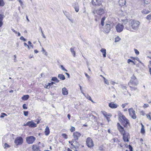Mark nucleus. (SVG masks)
I'll list each match as a JSON object with an SVG mask.
<instances>
[{
    "label": "nucleus",
    "instance_id": "5701e85b",
    "mask_svg": "<svg viewBox=\"0 0 151 151\" xmlns=\"http://www.w3.org/2000/svg\"><path fill=\"white\" fill-rule=\"evenodd\" d=\"M58 77L59 78L62 80H64L65 79V76L63 74H59Z\"/></svg>",
    "mask_w": 151,
    "mask_h": 151
},
{
    "label": "nucleus",
    "instance_id": "13d9d810",
    "mask_svg": "<svg viewBox=\"0 0 151 151\" xmlns=\"http://www.w3.org/2000/svg\"><path fill=\"white\" fill-rule=\"evenodd\" d=\"M129 147L130 151H132V147L130 145H129Z\"/></svg>",
    "mask_w": 151,
    "mask_h": 151
},
{
    "label": "nucleus",
    "instance_id": "2f4dec72",
    "mask_svg": "<svg viewBox=\"0 0 151 151\" xmlns=\"http://www.w3.org/2000/svg\"><path fill=\"white\" fill-rule=\"evenodd\" d=\"M130 62H132V63L134 65H135V63L133 60L130 59H128L127 60V63L129 64Z\"/></svg>",
    "mask_w": 151,
    "mask_h": 151
},
{
    "label": "nucleus",
    "instance_id": "774afa93",
    "mask_svg": "<svg viewBox=\"0 0 151 151\" xmlns=\"http://www.w3.org/2000/svg\"><path fill=\"white\" fill-rule=\"evenodd\" d=\"M34 52L36 53H37L38 52V51L36 50H35Z\"/></svg>",
    "mask_w": 151,
    "mask_h": 151
},
{
    "label": "nucleus",
    "instance_id": "7ed1b4c3",
    "mask_svg": "<svg viewBox=\"0 0 151 151\" xmlns=\"http://www.w3.org/2000/svg\"><path fill=\"white\" fill-rule=\"evenodd\" d=\"M138 83L139 81L134 75H133L131 78V79L128 83L129 85L137 86Z\"/></svg>",
    "mask_w": 151,
    "mask_h": 151
},
{
    "label": "nucleus",
    "instance_id": "c9c22d12",
    "mask_svg": "<svg viewBox=\"0 0 151 151\" xmlns=\"http://www.w3.org/2000/svg\"><path fill=\"white\" fill-rule=\"evenodd\" d=\"M120 40V38L119 37H116L115 38V42H118Z\"/></svg>",
    "mask_w": 151,
    "mask_h": 151
},
{
    "label": "nucleus",
    "instance_id": "bf43d9fd",
    "mask_svg": "<svg viewBox=\"0 0 151 151\" xmlns=\"http://www.w3.org/2000/svg\"><path fill=\"white\" fill-rule=\"evenodd\" d=\"M11 29H12V31L13 32H14L15 34L17 33V31H15V30H14L13 28H12Z\"/></svg>",
    "mask_w": 151,
    "mask_h": 151
},
{
    "label": "nucleus",
    "instance_id": "423d86ee",
    "mask_svg": "<svg viewBox=\"0 0 151 151\" xmlns=\"http://www.w3.org/2000/svg\"><path fill=\"white\" fill-rule=\"evenodd\" d=\"M86 144L88 147L91 148L94 146L93 142L91 138L88 137L87 138L86 140Z\"/></svg>",
    "mask_w": 151,
    "mask_h": 151
},
{
    "label": "nucleus",
    "instance_id": "39448f33",
    "mask_svg": "<svg viewBox=\"0 0 151 151\" xmlns=\"http://www.w3.org/2000/svg\"><path fill=\"white\" fill-rule=\"evenodd\" d=\"M112 27V25L111 23L106 24L104 27V31L106 33H108L110 31Z\"/></svg>",
    "mask_w": 151,
    "mask_h": 151
},
{
    "label": "nucleus",
    "instance_id": "79ce46f5",
    "mask_svg": "<svg viewBox=\"0 0 151 151\" xmlns=\"http://www.w3.org/2000/svg\"><path fill=\"white\" fill-rule=\"evenodd\" d=\"M10 147V146L7 143H5L4 144V148H9Z\"/></svg>",
    "mask_w": 151,
    "mask_h": 151
},
{
    "label": "nucleus",
    "instance_id": "0e129e2a",
    "mask_svg": "<svg viewBox=\"0 0 151 151\" xmlns=\"http://www.w3.org/2000/svg\"><path fill=\"white\" fill-rule=\"evenodd\" d=\"M19 2L20 3L21 6H22V1L21 0H18Z\"/></svg>",
    "mask_w": 151,
    "mask_h": 151
},
{
    "label": "nucleus",
    "instance_id": "ddd939ff",
    "mask_svg": "<svg viewBox=\"0 0 151 151\" xmlns=\"http://www.w3.org/2000/svg\"><path fill=\"white\" fill-rule=\"evenodd\" d=\"M27 125H28V126L30 127H37V124L33 121H29L27 122Z\"/></svg>",
    "mask_w": 151,
    "mask_h": 151
},
{
    "label": "nucleus",
    "instance_id": "dca6fc26",
    "mask_svg": "<svg viewBox=\"0 0 151 151\" xmlns=\"http://www.w3.org/2000/svg\"><path fill=\"white\" fill-rule=\"evenodd\" d=\"M73 6L76 12H78L79 9V6L78 4L77 3H74L73 5Z\"/></svg>",
    "mask_w": 151,
    "mask_h": 151
},
{
    "label": "nucleus",
    "instance_id": "49530a36",
    "mask_svg": "<svg viewBox=\"0 0 151 151\" xmlns=\"http://www.w3.org/2000/svg\"><path fill=\"white\" fill-rule=\"evenodd\" d=\"M3 15H1V14H0V21H2L3 19Z\"/></svg>",
    "mask_w": 151,
    "mask_h": 151
},
{
    "label": "nucleus",
    "instance_id": "4d7b16f0",
    "mask_svg": "<svg viewBox=\"0 0 151 151\" xmlns=\"http://www.w3.org/2000/svg\"><path fill=\"white\" fill-rule=\"evenodd\" d=\"M54 83H55L54 82H52L50 83H48V86H49L50 87V86H52Z\"/></svg>",
    "mask_w": 151,
    "mask_h": 151
},
{
    "label": "nucleus",
    "instance_id": "e2e57ef3",
    "mask_svg": "<svg viewBox=\"0 0 151 151\" xmlns=\"http://www.w3.org/2000/svg\"><path fill=\"white\" fill-rule=\"evenodd\" d=\"M85 74L86 76L87 77V78H89V76L86 73H85Z\"/></svg>",
    "mask_w": 151,
    "mask_h": 151
},
{
    "label": "nucleus",
    "instance_id": "6e6552de",
    "mask_svg": "<svg viewBox=\"0 0 151 151\" xmlns=\"http://www.w3.org/2000/svg\"><path fill=\"white\" fill-rule=\"evenodd\" d=\"M105 12V9L103 8H100L93 12V13L94 14H97L99 15H101L104 14Z\"/></svg>",
    "mask_w": 151,
    "mask_h": 151
},
{
    "label": "nucleus",
    "instance_id": "7c9ffc66",
    "mask_svg": "<svg viewBox=\"0 0 151 151\" xmlns=\"http://www.w3.org/2000/svg\"><path fill=\"white\" fill-rule=\"evenodd\" d=\"M85 96L86 98L87 99H88L89 100H90L92 102H93V101L91 97L88 94H87V95H85Z\"/></svg>",
    "mask_w": 151,
    "mask_h": 151
},
{
    "label": "nucleus",
    "instance_id": "864d4df0",
    "mask_svg": "<svg viewBox=\"0 0 151 151\" xmlns=\"http://www.w3.org/2000/svg\"><path fill=\"white\" fill-rule=\"evenodd\" d=\"M104 82L107 85H109V83L108 81L106 79V80H104Z\"/></svg>",
    "mask_w": 151,
    "mask_h": 151
},
{
    "label": "nucleus",
    "instance_id": "cd10ccee",
    "mask_svg": "<svg viewBox=\"0 0 151 151\" xmlns=\"http://www.w3.org/2000/svg\"><path fill=\"white\" fill-rule=\"evenodd\" d=\"M74 47H71L70 48V51H71V53L73 55L74 57H75L76 55V52L74 51Z\"/></svg>",
    "mask_w": 151,
    "mask_h": 151
},
{
    "label": "nucleus",
    "instance_id": "0eeeda50",
    "mask_svg": "<svg viewBox=\"0 0 151 151\" xmlns=\"http://www.w3.org/2000/svg\"><path fill=\"white\" fill-rule=\"evenodd\" d=\"M23 142V139L21 137H17L14 140V143L17 146L22 145Z\"/></svg>",
    "mask_w": 151,
    "mask_h": 151
},
{
    "label": "nucleus",
    "instance_id": "9d476101",
    "mask_svg": "<svg viewBox=\"0 0 151 151\" xmlns=\"http://www.w3.org/2000/svg\"><path fill=\"white\" fill-rule=\"evenodd\" d=\"M124 28L123 25L119 24H117L115 27L116 30L118 32H122L123 31Z\"/></svg>",
    "mask_w": 151,
    "mask_h": 151
},
{
    "label": "nucleus",
    "instance_id": "f3484780",
    "mask_svg": "<svg viewBox=\"0 0 151 151\" xmlns=\"http://www.w3.org/2000/svg\"><path fill=\"white\" fill-rule=\"evenodd\" d=\"M122 22L123 24L125 25V28H126V26L127 25H129V23L128 19H122Z\"/></svg>",
    "mask_w": 151,
    "mask_h": 151
},
{
    "label": "nucleus",
    "instance_id": "052dcab7",
    "mask_svg": "<svg viewBox=\"0 0 151 151\" xmlns=\"http://www.w3.org/2000/svg\"><path fill=\"white\" fill-rule=\"evenodd\" d=\"M74 143H71L70 144L72 146H73L75 148H77V147H76V145H75L74 144H73Z\"/></svg>",
    "mask_w": 151,
    "mask_h": 151
},
{
    "label": "nucleus",
    "instance_id": "4be33fe9",
    "mask_svg": "<svg viewBox=\"0 0 151 151\" xmlns=\"http://www.w3.org/2000/svg\"><path fill=\"white\" fill-rule=\"evenodd\" d=\"M50 133V130L49 127L48 126H47L45 129V135H48Z\"/></svg>",
    "mask_w": 151,
    "mask_h": 151
},
{
    "label": "nucleus",
    "instance_id": "5fc2aeb1",
    "mask_svg": "<svg viewBox=\"0 0 151 151\" xmlns=\"http://www.w3.org/2000/svg\"><path fill=\"white\" fill-rule=\"evenodd\" d=\"M61 68L62 69V70H64V71H66V72L67 71V70L66 69H65V68L63 67V65H61Z\"/></svg>",
    "mask_w": 151,
    "mask_h": 151
},
{
    "label": "nucleus",
    "instance_id": "f03ea898",
    "mask_svg": "<svg viewBox=\"0 0 151 151\" xmlns=\"http://www.w3.org/2000/svg\"><path fill=\"white\" fill-rule=\"evenodd\" d=\"M119 118L122 121V124L124 127H127L128 125L130 126L129 120L126 118L124 115L121 114L119 116Z\"/></svg>",
    "mask_w": 151,
    "mask_h": 151
},
{
    "label": "nucleus",
    "instance_id": "f8f14e48",
    "mask_svg": "<svg viewBox=\"0 0 151 151\" xmlns=\"http://www.w3.org/2000/svg\"><path fill=\"white\" fill-rule=\"evenodd\" d=\"M81 135V134L77 132H74L73 134V137L75 140H78Z\"/></svg>",
    "mask_w": 151,
    "mask_h": 151
},
{
    "label": "nucleus",
    "instance_id": "680f3d73",
    "mask_svg": "<svg viewBox=\"0 0 151 151\" xmlns=\"http://www.w3.org/2000/svg\"><path fill=\"white\" fill-rule=\"evenodd\" d=\"M3 24V23L2 21H0V27H1Z\"/></svg>",
    "mask_w": 151,
    "mask_h": 151
},
{
    "label": "nucleus",
    "instance_id": "c756f323",
    "mask_svg": "<svg viewBox=\"0 0 151 151\" xmlns=\"http://www.w3.org/2000/svg\"><path fill=\"white\" fill-rule=\"evenodd\" d=\"M39 147H38L36 145H33L32 146V149L33 150L35 151L36 150L38 149Z\"/></svg>",
    "mask_w": 151,
    "mask_h": 151
},
{
    "label": "nucleus",
    "instance_id": "6ab92c4d",
    "mask_svg": "<svg viewBox=\"0 0 151 151\" xmlns=\"http://www.w3.org/2000/svg\"><path fill=\"white\" fill-rule=\"evenodd\" d=\"M119 5L122 6L125 4L126 1L125 0H119Z\"/></svg>",
    "mask_w": 151,
    "mask_h": 151
},
{
    "label": "nucleus",
    "instance_id": "a18cd8bd",
    "mask_svg": "<svg viewBox=\"0 0 151 151\" xmlns=\"http://www.w3.org/2000/svg\"><path fill=\"white\" fill-rule=\"evenodd\" d=\"M28 111H24V114L25 116H27L28 115Z\"/></svg>",
    "mask_w": 151,
    "mask_h": 151
},
{
    "label": "nucleus",
    "instance_id": "1a4fd4ad",
    "mask_svg": "<svg viewBox=\"0 0 151 151\" xmlns=\"http://www.w3.org/2000/svg\"><path fill=\"white\" fill-rule=\"evenodd\" d=\"M129 115L131 117L134 119L136 118V116L135 114V111L132 108L129 109H128Z\"/></svg>",
    "mask_w": 151,
    "mask_h": 151
},
{
    "label": "nucleus",
    "instance_id": "f257e3e1",
    "mask_svg": "<svg viewBox=\"0 0 151 151\" xmlns=\"http://www.w3.org/2000/svg\"><path fill=\"white\" fill-rule=\"evenodd\" d=\"M129 25L126 26V29L130 31L132 30V28L134 30H138L140 24L139 21L133 19L129 20Z\"/></svg>",
    "mask_w": 151,
    "mask_h": 151
},
{
    "label": "nucleus",
    "instance_id": "9b49d317",
    "mask_svg": "<svg viewBox=\"0 0 151 151\" xmlns=\"http://www.w3.org/2000/svg\"><path fill=\"white\" fill-rule=\"evenodd\" d=\"M101 0H92V3L94 6H98L101 4Z\"/></svg>",
    "mask_w": 151,
    "mask_h": 151
},
{
    "label": "nucleus",
    "instance_id": "412c9836",
    "mask_svg": "<svg viewBox=\"0 0 151 151\" xmlns=\"http://www.w3.org/2000/svg\"><path fill=\"white\" fill-rule=\"evenodd\" d=\"M100 51L103 54V56L105 58L106 57V50L104 48H102Z\"/></svg>",
    "mask_w": 151,
    "mask_h": 151
},
{
    "label": "nucleus",
    "instance_id": "ea45409f",
    "mask_svg": "<svg viewBox=\"0 0 151 151\" xmlns=\"http://www.w3.org/2000/svg\"><path fill=\"white\" fill-rule=\"evenodd\" d=\"M102 113L103 114L104 116L105 117L106 116H109V115L107 114H106V112L105 111H102Z\"/></svg>",
    "mask_w": 151,
    "mask_h": 151
},
{
    "label": "nucleus",
    "instance_id": "b1692460",
    "mask_svg": "<svg viewBox=\"0 0 151 151\" xmlns=\"http://www.w3.org/2000/svg\"><path fill=\"white\" fill-rule=\"evenodd\" d=\"M141 12L143 14H147L150 12V11L146 9H144L141 11Z\"/></svg>",
    "mask_w": 151,
    "mask_h": 151
},
{
    "label": "nucleus",
    "instance_id": "f704fd0d",
    "mask_svg": "<svg viewBox=\"0 0 151 151\" xmlns=\"http://www.w3.org/2000/svg\"><path fill=\"white\" fill-rule=\"evenodd\" d=\"M146 19L148 20H151V14H149L146 17Z\"/></svg>",
    "mask_w": 151,
    "mask_h": 151
},
{
    "label": "nucleus",
    "instance_id": "37998d69",
    "mask_svg": "<svg viewBox=\"0 0 151 151\" xmlns=\"http://www.w3.org/2000/svg\"><path fill=\"white\" fill-rule=\"evenodd\" d=\"M149 104H144L143 106V107L144 108H146L149 106Z\"/></svg>",
    "mask_w": 151,
    "mask_h": 151
},
{
    "label": "nucleus",
    "instance_id": "8fccbe9b",
    "mask_svg": "<svg viewBox=\"0 0 151 151\" xmlns=\"http://www.w3.org/2000/svg\"><path fill=\"white\" fill-rule=\"evenodd\" d=\"M57 78L56 77H53L52 78L51 80L53 81H55L57 80Z\"/></svg>",
    "mask_w": 151,
    "mask_h": 151
},
{
    "label": "nucleus",
    "instance_id": "20e7f679",
    "mask_svg": "<svg viewBox=\"0 0 151 151\" xmlns=\"http://www.w3.org/2000/svg\"><path fill=\"white\" fill-rule=\"evenodd\" d=\"M35 139V137L32 136L27 137L26 138V142L28 144L33 143Z\"/></svg>",
    "mask_w": 151,
    "mask_h": 151
},
{
    "label": "nucleus",
    "instance_id": "09e8293b",
    "mask_svg": "<svg viewBox=\"0 0 151 151\" xmlns=\"http://www.w3.org/2000/svg\"><path fill=\"white\" fill-rule=\"evenodd\" d=\"M20 39L21 40H23L24 41H26V39H25L23 36H21L20 37Z\"/></svg>",
    "mask_w": 151,
    "mask_h": 151
},
{
    "label": "nucleus",
    "instance_id": "473e14b6",
    "mask_svg": "<svg viewBox=\"0 0 151 151\" xmlns=\"http://www.w3.org/2000/svg\"><path fill=\"white\" fill-rule=\"evenodd\" d=\"M4 4V3L3 0H0V6H3Z\"/></svg>",
    "mask_w": 151,
    "mask_h": 151
},
{
    "label": "nucleus",
    "instance_id": "e433bc0d",
    "mask_svg": "<svg viewBox=\"0 0 151 151\" xmlns=\"http://www.w3.org/2000/svg\"><path fill=\"white\" fill-rule=\"evenodd\" d=\"M62 136L65 139L68 138V136L66 134H62Z\"/></svg>",
    "mask_w": 151,
    "mask_h": 151
},
{
    "label": "nucleus",
    "instance_id": "393cba45",
    "mask_svg": "<svg viewBox=\"0 0 151 151\" xmlns=\"http://www.w3.org/2000/svg\"><path fill=\"white\" fill-rule=\"evenodd\" d=\"M29 98V96L28 95H25L22 97V99L23 100H27Z\"/></svg>",
    "mask_w": 151,
    "mask_h": 151
},
{
    "label": "nucleus",
    "instance_id": "c85d7f7f",
    "mask_svg": "<svg viewBox=\"0 0 151 151\" xmlns=\"http://www.w3.org/2000/svg\"><path fill=\"white\" fill-rule=\"evenodd\" d=\"M106 17H104L101 18V24L102 26H103L104 25V21L106 19Z\"/></svg>",
    "mask_w": 151,
    "mask_h": 151
},
{
    "label": "nucleus",
    "instance_id": "de8ad7c7",
    "mask_svg": "<svg viewBox=\"0 0 151 151\" xmlns=\"http://www.w3.org/2000/svg\"><path fill=\"white\" fill-rule=\"evenodd\" d=\"M109 116H105V117L106 118L107 120L108 121V122H109V121H110V117H109ZM110 116V117H111V116L110 115L109 116Z\"/></svg>",
    "mask_w": 151,
    "mask_h": 151
},
{
    "label": "nucleus",
    "instance_id": "a211bd4d",
    "mask_svg": "<svg viewBox=\"0 0 151 151\" xmlns=\"http://www.w3.org/2000/svg\"><path fill=\"white\" fill-rule=\"evenodd\" d=\"M62 94L64 95H67L68 94L67 89L65 87H64L62 89Z\"/></svg>",
    "mask_w": 151,
    "mask_h": 151
},
{
    "label": "nucleus",
    "instance_id": "72a5a7b5",
    "mask_svg": "<svg viewBox=\"0 0 151 151\" xmlns=\"http://www.w3.org/2000/svg\"><path fill=\"white\" fill-rule=\"evenodd\" d=\"M151 0H144V1L145 4H147L150 3L151 2Z\"/></svg>",
    "mask_w": 151,
    "mask_h": 151
},
{
    "label": "nucleus",
    "instance_id": "4c0bfd02",
    "mask_svg": "<svg viewBox=\"0 0 151 151\" xmlns=\"http://www.w3.org/2000/svg\"><path fill=\"white\" fill-rule=\"evenodd\" d=\"M134 51L135 52V54L137 55H138L139 54V51L137 49H134Z\"/></svg>",
    "mask_w": 151,
    "mask_h": 151
},
{
    "label": "nucleus",
    "instance_id": "a19ab883",
    "mask_svg": "<svg viewBox=\"0 0 151 151\" xmlns=\"http://www.w3.org/2000/svg\"><path fill=\"white\" fill-rule=\"evenodd\" d=\"M5 115L7 116V115L5 113H2L1 114V115L0 116V117L2 118H4V116Z\"/></svg>",
    "mask_w": 151,
    "mask_h": 151
},
{
    "label": "nucleus",
    "instance_id": "4468645a",
    "mask_svg": "<svg viewBox=\"0 0 151 151\" xmlns=\"http://www.w3.org/2000/svg\"><path fill=\"white\" fill-rule=\"evenodd\" d=\"M123 135V139L125 142L129 141L128 137L129 136V134L128 133H125L122 134Z\"/></svg>",
    "mask_w": 151,
    "mask_h": 151
},
{
    "label": "nucleus",
    "instance_id": "2eb2a0df",
    "mask_svg": "<svg viewBox=\"0 0 151 151\" xmlns=\"http://www.w3.org/2000/svg\"><path fill=\"white\" fill-rule=\"evenodd\" d=\"M109 106L112 109H115L118 107V105L116 104H114L113 102H111L109 104Z\"/></svg>",
    "mask_w": 151,
    "mask_h": 151
},
{
    "label": "nucleus",
    "instance_id": "aec40b11",
    "mask_svg": "<svg viewBox=\"0 0 151 151\" xmlns=\"http://www.w3.org/2000/svg\"><path fill=\"white\" fill-rule=\"evenodd\" d=\"M118 129L122 134H123L125 133L123 127L122 126H120V127H118Z\"/></svg>",
    "mask_w": 151,
    "mask_h": 151
},
{
    "label": "nucleus",
    "instance_id": "bb28decb",
    "mask_svg": "<svg viewBox=\"0 0 151 151\" xmlns=\"http://www.w3.org/2000/svg\"><path fill=\"white\" fill-rule=\"evenodd\" d=\"M76 140H75L74 139V138H73V139L71 141V142H72V143H74V144H75V143H77V145H76V147H78L79 145V143L77 142L76 141Z\"/></svg>",
    "mask_w": 151,
    "mask_h": 151
},
{
    "label": "nucleus",
    "instance_id": "69168bd1",
    "mask_svg": "<svg viewBox=\"0 0 151 151\" xmlns=\"http://www.w3.org/2000/svg\"><path fill=\"white\" fill-rule=\"evenodd\" d=\"M70 114H68L67 115V117L69 119H70Z\"/></svg>",
    "mask_w": 151,
    "mask_h": 151
},
{
    "label": "nucleus",
    "instance_id": "3c124183",
    "mask_svg": "<svg viewBox=\"0 0 151 151\" xmlns=\"http://www.w3.org/2000/svg\"><path fill=\"white\" fill-rule=\"evenodd\" d=\"M147 118L149 119L150 120H151V117L150 116L149 114H146Z\"/></svg>",
    "mask_w": 151,
    "mask_h": 151
},
{
    "label": "nucleus",
    "instance_id": "58836bf2",
    "mask_svg": "<svg viewBox=\"0 0 151 151\" xmlns=\"http://www.w3.org/2000/svg\"><path fill=\"white\" fill-rule=\"evenodd\" d=\"M75 129L74 127H71V128L70 129V130L71 132H73L74 131H75Z\"/></svg>",
    "mask_w": 151,
    "mask_h": 151
},
{
    "label": "nucleus",
    "instance_id": "6e6d98bb",
    "mask_svg": "<svg viewBox=\"0 0 151 151\" xmlns=\"http://www.w3.org/2000/svg\"><path fill=\"white\" fill-rule=\"evenodd\" d=\"M148 68L149 69V71L150 73V75H151V67H150V65H148Z\"/></svg>",
    "mask_w": 151,
    "mask_h": 151
},
{
    "label": "nucleus",
    "instance_id": "c03bdc74",
    "mask_svg": "<svg viewBox=\"0 0 151 151\" xmlns=\"http://www.w3.org/2000/svg\"><path fill=\"white\" fill-rule=\"evenodd\" d=\"M22 107H23V109H27V105H26V104H23V106H22Z\"/></svg>",
    "mask_w": 151,
    "mask_h": 151
},
{
    "label": "nucleus",
    "instance_id": "338daca9",
    "mask_svg": "<svg viewBox=\"0 0 151 151\" xmlns=\"http://www.w3.org/2000/svg\"><path fill=\"white\" fill-rule=\"evenodd\" d=\"M65 74L68 76V78L70 77V75L68 73H66Z\"/></svg>",
    "mask_w": 151,
    "mask_h": 151
},
{
    "label": "nucleus",
    "instance_id": "a878e982",
    "mask_svg": "<svg viewBox=\"0 0 151 151\" xmlns=\"http://www.w3.org/2000/svg\"><path fill=\"white\" fill-rule=\"evenodd\" d=\"M141 125H142V128L141 129V132L143 134H144L145 132L144 126L142 123L141 124Z\"/></svg>",
    "mask_w": 151,
    "mask_h": 151
},
{
    "label": "nucleus",
    "instance_id": "603ef678",
    "mask_svg": "<svg viewBox=\"0 0 151 151\" xmlns=\"http://www.w3.org/2000/svg\"><path fill=\"white\" fill-rule=\"evenodd\" d=\"M128 104V103H125V104H122V107L123 108H125V106L126 105H127Z\"/></svg>",
    "mask_w": 151,
    "mask_h": 151
}]
</instances>
